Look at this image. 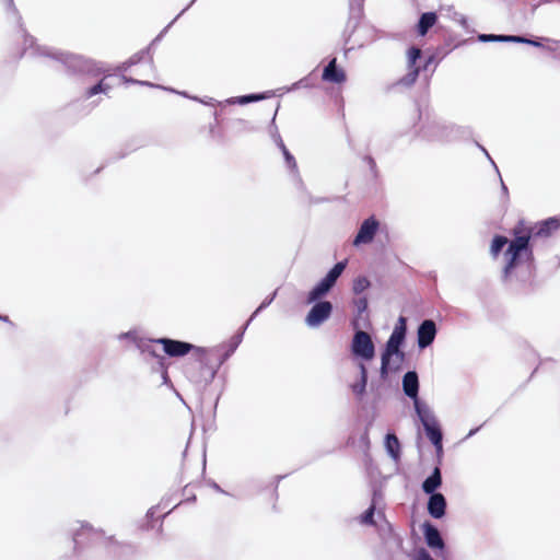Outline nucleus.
Returning <instances> with one entry per match:
<instances>
[{
  "instance_id": "nucleus-9",
  "label": "nucleus",
  "mask_w": 560,
  "mask_h": 560,
  "mask_svg": "<svg viewBox=\"0 0 560 560\" xmlns=\"http://www.w3.org/2000/svg\"><path fill=\"white\" fill-rule=\"evenodd\" d=\"M421 56V50L418 47H411L408 50V74L402 78L400 81L406 85H411L416 82L418 75H419V68L416 67L417 60Z\"/></svg>"
},
{
  "instance_id": "nucleus-8",
  "label": "nucleus",
  "mask_w": 560,
  "mask_h": 560,
  "mask_svg": "<svg viewBox=\"0 0 560 560\" xmlns=\"http://www.w3.org/2000/svg\"><path fill=\"white\" fill-rule=\"evenodd\" d=\"M322 80L334 84H343L347 81V73L343 68L337 66V58H332L324 68Z\"/></svg>"
},
{
  "instance_id": "nucleus-2",
  "label": "nucleus",
  "mask_w": 560,
  "mask_h": 560,
  "mask_svg": "<svg viewBox=\"0 0 560 560\" xmlns=\"http://www.w3.org/2000/svg\"><path fill=\"white\" fill-rule=\"evenodd\" d=\"M155 342L162 345L164 352L172 358L184 357L190 351H194L192 355L201 366L208 365L213 357L212 350L195 347L194 345L185 341L161 338L155 340Z\"/></svg>"
},
{
  "instance_id": "nucleus-24",
  "label": "nucleus",
  "mask_w": 560,
  "mask_h": 560,
  "mask_svg": "<svg viewBox=\"0 0 560 560\" xmlns=\"http://www.w3.org/2000/svg\"><path fill=\"white\" fill-rule=\"evenodd\" d=\"M354 305L357 308V318H362V315L368 310V299L365 296H361L357 300H354Z\"/></svg>"
},
{
  "instance_id": "nucleus-11",
  "label": "nucleus",
  "mask_w": 560,
  "mask_h": 560,
  "mask_svg": "<svg viewBox=\"0 0 560 560\" xmlns=\"http://www.w3.org/2000/svg\"><path fill=\"white\" fill-rule=\"evenodd\" d=\"M446 500L442 493H433L428 501V512L434 518L445 515Z\"/></svg>"
},
{
  "instance_id": "nucleus-26",
  "label": "nucleus",
  "mask_w": 560,
  "mask_h": 560,
  "mask_svg": "<svg viewBox=\"0 0 560 560\" xmlns=\"http://www.w3.org/2000/svg\"><path fill=\"white\" fill-rule=\"evenodd\" d=\"M95 534L96 533L93 530L92 527H82L81 530L75 534L74 541H75V544H79L81 537H90Z\"/></svg>"
},
{
  "instance_id": "nucleus-22",
  "label": "nucleus",
  "mask_w": 560,
  "mask_h": 560,
  "mask_svg": "<svg viewBox=\"0 0 560 560\" xmlns=\"http://www.w3.org/2000/svg\"><path fill=\"white\" fill-rule=\"evenodd\" d=\"M370 281L368 278L365 277H358L357 279H354L353 281V292L355 294H360L361 292H363L364 290H366L369 287H370Z\"/></svg>"
},
{
  "instance_id": "nucleus-25",
  "label": "nucleus",
  "mask_w": 560,
  "mask_h": 560,
  "mask_svg": "<svg viewBox=\"0 0 560 560\" xmlns=\"http://www.w3.org/2000/svg\"><path fill=\"white\" fill-rule=\"evenodd\" d=\"M374 505H371L362 515L361 522L366 525H374Z\"/></svg>"
},
{
  "instance_id": "nucleus-17",
  "label": "nucleus",
  "mask_w": 560,
  "mask_h": 560,
  "mask_svg": "<svg viewBox=\"0 0 560 560\" xmlns=\"http://www.w3.org/2000/svg\"><path fill=\"white\" fill-rule=\"evenodd\" d=\"M511 241L503 235H495L491 242L490 254L497 258L505 245H510Z\"/></svg>"
},
{
  "instance_id": "nucleus-33",
  "label": "nucleus",
  "mask_w": 560,
  "mask_h": 560,
  "mask_svg": "<svg viewBox=\"0 0 560 560\" xmlns=\"http://www.w3.org/2000/svg\"><path fill=\"white\" fill-rule=\"evenodd\" d=\"M0 320H2V322H4V323H9V324H11V325H12V322H11V320L9 319V317H8V316H5V315H0Z\"/></svg>"
},
{
  "instance_id": "nucleus-12",
  "label": "nucleus",
  "mask_w": 560,
  "mask_h": 560,
  "mask_svg": "<svg viewBox=\"0 0 560 560\" xmlns=\"http://www.w3.org/2000/svg\"><path fill=\"white\" fill-rule=\"evenodd\" d=\"M402 388L408 397L418 400L419 381L416 372L409 371L404 375Z\"/></svg>"
},
{
  "instance_id": "nucleus-30",
  "label": "nucleus",
  "mask_w": 560,
  "mask_h": 560,
  "mask_svg": "<svg viewBox=\"0 0 560 560\" xmlns=\"http://www.w3.org/2000/svg\"><path fill=\"white\" fill-rule=\"evenodd\" d=\"M261 98H264L262 95L252 94V95L243 96L241 100V103L255 102V101H259Z\"/></svg>"
},
{
  "instance_id": "nucleus-10",
  "label": "nucleus",
  "mask_w": 560,
  "mask_h": 560,
  "mask_svg": "<svg viewBox=\"0 0 560 560\" xmlns=\"http://www.w3.org/2000/svg\"><path fill=\"white\" fill-rule=\"evenodd\" d=\"M436 334V327L433 320H424L418 329V346L423 349L430 346Z\"/></svg>"
},
{
  "instance_id": "nucleus-18",
  "label": "nucleus",
  "mask_w": 560,
  "mask_h": 560,
  "mask_svg": "<svg viewBox=\"0 0 560 560\" xmlns=\"http://www.w3.org/2000/svg\"><path fill=\"white\" fill-rule=\"evenodd\" d=\"M112 89V85L106 82V77L103 78L98 83L89 88L85 93V98H91L98 93H107Z\"/></svg>"
},
{
  "instance_id": "nucleus-23",
  "label": "nucleus",
  "mask_w": 560,
  "mask_h": 560,
  "mask_svg": "<svg viewBox=\"0 0 560 560\" xmlns=\"http://www.w3.org/2000/svg\"><path fill=\"white\" fill-rule=\"evenodd\" d=\"M279 147L283 153V156L285 159V162L288 164V166L291 168V170H296V161L294 159V156L290 153V151L287 149L285 144L283 143L282 140H280L279 142Z\"/></svg>"
},
{
  "instance_id": "nucleus-15",
  "label": "nucleus",
  "mask_w": 560,
  "mask_h": 560,
  "mask_svg": "<svg viewBox=\"0 0 560 560\" xmlns=\"http://www.w3.org/2000/svg\"><path fill=\"white\" fill-rule=\"evenodd\" d=\"M442 483L441 470L439 467H435L432 475L429 476L422 483V489L428 494L435 493V490Z\"/></svg>"
},
{
  "instance_id": "nucleus-27",
  "label": "nucleus",
  "mask_w": 560,
  "mask_h": 560,
  "mask_svg": "<svg viewBox=\"0 0 560 560\" xmlns=\"http://www.w3.org/2000/svg\"><path fill=\"white\" fill-rule=\"evenodd\" d=\"M415 408L421 421L422 417L427 418L429 421H435V419L430 415L428 410L421 408L418 400L415 401Z\"/></svg>"
},
{
  "instance_id": "nucleus-28",
  "label": "nucleus",
  "mask_w": 560,
  "mask_h": 560,
  "mask_svg": "<svg viewBox=\"0 0 560 560\" xmlns=\"http://www.w3.org/2000/svg\"><path fill=\"white\" fill-rule=\"evenodd\" d=\"M511 37H513V36L512 35H510V36H506V35H481L480 39L485 40V42H487V40L512 42L511 39H509Z\"/></svg>"
},
{
  "instance_id": "nucleus-7",
  "label": "nucleus",
  "mask_w": 560,
  "mask_h": 560,
  "mask_svg": "<svg viewBox=\"0 0 560 560\" xmlns=\"http://www.w3.org/2000/svg\"><path fill=\"white\" fill-rule=\"evenodd\" d=\"M378 229V221L371 217L363 221L353 241L354 245L369 244L373 241Z\"/></svg>"
},
{
  "instance_id": "nucleus-21",
  "label": "nucleus",
  "mask_w": 560,
  "mask_h": 560,
  "mask_svg": "<svg viewBox=\"0 0 560 560\" xmlns=\"http://www.w3.org/2000/svg\"><path fill=\"white\" fill-rule=\"evenodd\" d=\"M399 446L400 445H399L398 438L395 434L389 433L386 435V448L390 455H393L394 457H397L398 453H399Z\"/></svg>"
},
{
  "instance_id": "nucleus-13",
  "label": "nucleus",
  "mask_w": 560,
  "mask_h": 560,
  "mask_svg": "<svg viewBox=\"0 0 560 560\" xmlns=\"http://www.w3.org/2000/svg\"><path fill=\"white\" fill-rule=\"evenodd\" d=\"M423 533L429 547L439 549L444 547V541L440 535V532L429 522L423 524Z\"/></svg>"
},
{
  "instance_id": "nucleus-4",
  "label": "nucleus",
  "mask_w": 560,
  "mask_h": 560,
  "mask_svg": "<svg viewBox=\"0 0 560 560\" xmlns=\"http://www.w3.org/2000/svg\"><path fill=\"white\" fill-rule=\"evenodd\" d=\"M347 267V260L337 262L307 294L306 303L311 304L324 296L336 283Z\"/></svg>"
},
{
  "instance_id": "nucleus-19",
  "label": "nucleus",
  "mask_w": 560,
  "mask_h": 560,
  "mask_svg": "<svg viewBox=\"0 0 560 560\" xmlns=\"http://www.w3.org/2000/svg\"><path fill=\"white\" fill-rule=\"evenodd\" d=\"M536 288H537V283H536L535 277L529 271L527 279L523 280L522 283L520 284L518 291L523 295H528V294L533 293L536 290Z\"/></svg>"
},
{
  "instance_id": "nucleus-29",
  "label": "nucleus",
  "mask_w": 560,
  "mask_h": 560,
  "mask_svg": "<svg viewBox=\"0 0 560 560\" xmlns=\"http://www.w3.org/2000/svg\"><path fill=\"white\" fill-rule=\"evenodd\" d=\"M510 39L514 43H525V44H528V45H532L535 47H544L539 42H536L533 39H527V38L520 37V36L511 37Z\"/></svg>"
},
{
  "instance_id": "nucleus-6",
  "label": "nucleus",
  "mask_w": 560,
  "mask_h": 560,
  "mask_svg": "<svg viewBox=\"0 0 560 560\" xmlns=\"http://www.w3.org/2000/svg\"><path fill=\"white\" fill-rule=\"evenodd\" d=\"M352 352L365 360H371L374 357V343L368 332L358 330L354 334L352 340Z\"/></svg>"
},
{
  "instance_id": "nucleus-3",
  "label": "nucleus",
  "mask_w": 560,
  "mask_h": 560,
  "mask_svg": "<svg viewBox=\"0 0 560 560\" xmlns=\"http://www.w3.org/2000/svg\"><path fill=\"white\" fill-rule=\"evenodd\" d=\"M407 330L406 318L400 316L397 324L395 325L394 331L386 342L385 351L382 354V373H387L390 369V359L396 357L398 364L404 362L405 353L400 350V346L405 340Z\"/></svg>"
},
{
  "instance_id": "nucleus-20",
  "label": "nucleus",
  "mask_w": 560,
  "mask_h": 560,
  "mask_svg": "<svg viewBox=\"0 0 560 560\" xmlns=\"http://www.w3.org/2000/svg\"><path fill=\"white\" fill-rule=\"evenodd\" d=\"M362 371H361V377L360 380L352 384L351 385V388H352V392L358 396V397H361L364 392H365V386H366V371H365V368L362 365Z\"/></svg>"
},
{
  "instance_id": "nucleus-31",
  "label": "nucleus",
  "mask_w": 560,
  "mask_h": 560,
  "mask_svg": "<svg viewBox=\"0 0 560 560\" xmlns=\"http://www.w3.org/2000/svg\"><path fill=\"white\" fill-rule=\"evenodd\" d=\"M184 492H185V494H187V500H191V501H195V500H196L195 494H191V493H189V492H188V486H186V487L184 488Z\"/></svg>"
},
{
  "instance_id": "nucleus-16",
  "label": "nucleus",
  "mask_w": 560,
  "mask_h": 560,
  "mask_svg": "<svg viewBox=\"0 0 560 560\" xmlns=\"http://www.w3.org/2000/svg\"><path fill=\"white\" fill-rule=\"evenodd\" d=\"M438 16L434 12H427L420 16L418 23V33L421 36H424L428 31L436 23Z\"/></svg>"
},
{
  "instance_id": "nucleus-14",
  "label": "nucleus",
  "mask_w": 560,
  "mask_h": 560,
  "mask_svg": "<svg viewBox=\"0 0 560 560\" xmlns=\"http://www.w3.org/2000/svg\"><path fill=\"white\" fill-rule=\"evenodd\" d=\"M422 424L424 427L427 436L429 440L438 447H441L442 443V432L436 424V421H429L427 418L422 417Z\"/></svg>"
},
{
  "instance_id": "nucleus-1",
  "label": "nucleus",
  "mask_w": 560,
  "mask_h": 560,
  "mask_svg": "<svg viewBox=\"0 0 560 560\" xmlns=\"http://www.w3.org/2000/svg\"><path fill=\"white\" fill-rule=\"evenodd\" d=\"M559 228L560 220L556 218H549L534 225L525 220H520L511 230L513 238L504 253L505 265L502 271L503 281L511 282L513 280L515 269L523 257L528 261L534 260L532 240L550 237Z\"/></svg>"
},
{
  "instance_id": "nucleus-32",
  "label": "nucleus",
  "mask_w": 560,
  "mask_h": 560,
  "mask_svg": "<svg viewBox=\"0 0 560 560\" xmlns=\"http://www.w3.org/2000/svg\"><path fill=\"white\" fill-rule=\"evenodd\" d=\"M419 560H434V559H432L431 556L427 551L423 550L420 555Z\"/></svg>"
},
{
  "instance_id": "nucleus-5",
  "label": "nucleus",
  "mask_w": 560,
  "mask_h": 560,
  "mask_svg": "<svg viewBox=\"0 0 560 560\" xmlns=\"http://www.w3.org/2000/svg\"><path fill=\"white\" fill-rule=\"evenodd\" d=\"M332 313V304L329 301H319L313 305L305 317L310 327H318L326 322Z\"/></svg>"
}]
</instances>
